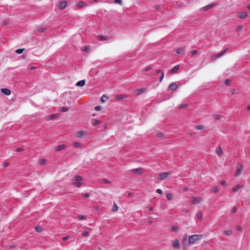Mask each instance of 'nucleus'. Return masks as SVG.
I'll return each instance as SVG.
<instances>
[{
	"mask_svg": "<svg viewBox=\"0 0 250 250\" xmlns=\"http://www.w3.org/2000/svg\"><path fill=\"white\" fill-rule=\"evenodd\" d=\"M243 168V166L240 163L237 164L236 170L234 174V176H238L242 172Z\"/></svg>",
	"mask_w": 250,
	"mask_h": 250,
	"instance_id": "nucleus-3",
	"label": "nucleus"
},
{
	"mask_svg": "<svg viewBox=\"0 0 250 250\" xmlns=\"http://www.w3.org/2000/svg\"><path fill=\"white\" fill-rule=\"evenodd\" d=\"M98 39L100 40H106V38L104 36H99L98 37Z\"/></svg>",
	"mask_w": 250,
	"mask_h": 250,
	"instance_id": "nucleus-42",
	"label": "nucleus"
},
{
	"mask_svg": "<svg viewBox=\"0 0 250 250\" xmlns=\"http://www.w3.org/2000/svg\"><path fill=\"white\" fill-rule=\"evenodd\" d=\"M162 192H163V191L161 189H157V193L161 194H162Z\"/></svg>",
	"mask_w": 250,
	"mask_h": 250,
	"instance_id": "nucleus-61",
	"label": "nucleus"
},
{
	"mask_svg": "<svg viewBox=\"0 0 250 250\" xmlns=\"http://www.w3.org/2000/svg\"><path fill=\"white\" fill-rule=\"evenodd\" d=\"M68 110V108L66 107H61L59 110L61 112H66Z\"/></svg>",
	"mask_w": 250,
	"mask_h": 250,
	"instance_id": "nucleus-30",
	"label": "nucleus"
},
{
	"mask_svg": "<svg viewBox=\"0 0 250 250\" xmlns=\"http://www.w3.org/2000/svg\"><path fill=\"white\" fill-rule=\"evenodd\" d=\"M216 153L219 156L222 155L223 152L221 147L219 146L216 148Z\"/></svg>",
	"mask_w": 250,
	"mask_h": 250,
	"instance_id": "nucleus-20",
	"label": "nucleus"
},
{
	"mask_svg": "<svg viewBox=\"0 0 250 250\" xmlns=\"http://www.w3.org/2000/svg\"><path fill=\"white\" fill-rule=\"evenodd\" d=\"M89 235V232L88 231H85L83 234V236L84 237L88 236Z\"/></svg>",
	"mask_w": 250,
	"mask_h": 250,
	"instance_id": "nucleus-49",
	"label": "nucleus"
},
{
	"mask_svg": "<svg viewBox=\"0 0 250 250\" xmlns=\"http://www.w3.org/2000/svg\"><path fill=\"white\" fill-rule=\"evenodd\" d=\"M242 27H243V26L241 25H240L237 26V27L236 28V30L237 31H240L242 29Z\"/></svg>",
	"mask_w": 250,
	"mask_h": 250,
	"instance_id": "nucleus-47",
	"label": "nucleus"
},
{
	"mask_svg": "<svg viewBox=\"0 0 250 250\" xmlns=\"http://www.w3.org/2000/svg\"><path fill=\"white\" fill-rule=\"evenodd\" d=\"M224 233L226 235H229L231 233V231L230 230H226L224 231Z\"/></svg>",
	"mask_w": 250,
	"mask_h": 250,
	"instance_id": "nucleus-39",
	"label": "nucleus"
},
{
	"mask_svg": "<svg viewBox=\"0 0 250 250\" xmlns=\"http://www.w3.org/2000/svg\"><path fill=\"white\" fill-rule=\"evenodd\" d=\"M82 50L85 52H88L89 50V48L87 46H84L82 48Z\"/></svg>",
	"mask_w": 250,
	"mask_h": 250,
	"instance_id": "nucleus-33",
	"label": "nucleus"
},
{
	"mask_svg": "<svg viewBox=\"0 0 250 250\" xmlns=\"http://www.w3.org/2000/svg\"><path fill=\"white\" fill-rule=\"evenodd\" d=\"M38 30L40 32H43L45 31V28L42 27H40L38 28Z\"/></svg>",
	"mask_w": 250,
	"mask_h": 250,
	"instance_id": "nucleus-34",
	"label": "nucleus"
},
{
	"mask_svg": "<svg viewBox=\"0 0 250 250\" xmlns=\"http://www.w3.org/2000/svg\"><path fill=\"white\" fill-rule=\"evenodd\" d=\"M202 237L201 235L194 234L188 237V242L190 245L193 244L196 241Z\"/></svg>",
	"mask_w": 250,
	"mask_h": 250,
	"instance_id": "nucleus-2",
	"label": "nucleus"
},
{
	"mask_svg": "<svg viewBox=\"0 0 250 250\" xmlns=\"http://www.w3.org/2000/svg\"><path fill=\"white\" fill-rule=\"evenodd\" d=\"M118 209V206L116 204L114 203L113 205L112 208V211H116Z\"/></svg>",
	"mask_w": 250,
	"mask_h": 250,
	"instance_id": "nucleus-26",
	"label": "nucleus"
},
{
	"mask_svg": "<svg viewBox=\"0 0 250 250\" xmlns=\"http://www.w3.org/2000/svg\"><path fill=\"white\" fill-rule=\"evenodd\" d=\"M184 52H185L184 48H178L176 51V52L179 54H182L184 53Z\"/></svg>",
	"mask_w": 250,
	"mask_h": 250,
	"instance_id": "nucleus-22",
	"label": "nucleus"
},
{
	"mask_svg": "<svg viewBox=\"0 0 250 250\" xmlns=\"http://www.w3.org/2000/svg\"><path fill=\"white\" fill-rule=\"evenodd\" d=\"M83 196L84 198H88L89 196V195L88 193H84V194H83Z\"/></svg>",
	"mask_w": 250,
	"mask_h": 250,
	"instance_id": "nucleus-54",
	"label": "nucleus"
},
{
	"mask_svg": "<svg viewBox=\"0 0 250 250\" xmlns=\"http://www.w3.org/2000/svg\"><path fill=\"white\" fill-rule=\"evenodd\" d=\"M69 237V236H65L62 238V240L64 241H65L68 239V238Z\"/></svg>",
	"mask_w": 250,
	"mask_h": 250,
	"instance_id": "nucleus-60",
	"label": "nucleus"
},
{
	"mask_svg": "<svg viewBox=\"0 0 250 250\" xmlns=\"http://www.w3.org/2000/svg\"><path fill=\"white\" fill-rule=\"evenodd\" d=\"M102 182L104 184H109L110 183V181L107 179H102Z\"/></svg>",
	"mask_w": 250,
	"mask_h": 250,
	"instance_id": "nucleus-41",
	"label": "nucleus"
},
{
	"mask_svg": "<svg viewBox=\"0 0 250 250\" xmlns=\"http://www.w3.org/2000/svg\"><path fill=\"white\" fill-rule=\"evenodd\" d=\"M1 91L6 95H9L11 94V91L8 88H2Z\"/></svg>",
	"mask_w": 250,
	"mask_h": 250,
	"instance_id": "nucleus-17",
	"label": "nucleus"
},
{
	"mask_svg": "<svg viewBox=\"0 0 250 250\" xmlns=\"http://www.w3.org/2000/svg\"><path fill=\"white\" fill-rule=\"evenodd\" d=\"M87 134L86 132L83 130L78 131L76 134V136L78 138H81L84 137Z\"/></svg>",
	"mask_w": 250,
	"mask_h": 250,
	"instance_id": "nucleus-7",
	"label": "nucleus"
},
{
	"mask_svg": "<svg viewBox=\"0 0 250 250\" xmlns=\"http://www.w3.org/2000/svg\"><path fill=\"white\" fill-rule=\"evenodd\" d=\"M248 16L247 12L245 11L241 12L238 14V17L240 19H244Z\"/></svg>",
	"mask_w": 250,
	"mask_h": 250,
	"instance_id": "nucleus-12",
	"label": "nucleus"
},
{
	"mask_svg": "<svg viewBox=\"0 0 250 250\" xmlns=\"http://www.w3.org/2000/svg\"><path fill=\"white\" fill-rule=\"evenodd\" d=\"M202 201V198L199 197H193L191 200V204L195 205L200 203Z\"/></svg>",
	"mask_w": 250,
	"mask_h": 250,
	"instance_id": "nucleus-8",
	"label": "nucleus"
},
{
	"mask_svg": "<svg viewBox=\"0 0 250 250\" xmlns=\"http://www.w3.org/2000/svg\"><path fill=\"white\" fill-rule=\"evenodd\" d=\"M36 229L38 232H42V228L39 226L36 227Z\"/></svg>",
	"mask_w": 250,
	"mask_h": 250,
	"instance_id": "nucleus-46",
	"label": "nucleus"
},
{
	"mask_svg": "<svg viewBox=\"0 0 250 250\" xmlns=\"http://www.w3.org/2000/svg\"><path fill=\"white\" fill-rule=\"evenodd\" d=\"M220 184L223 186H225L226 185V183L225 181H220Z\"/></svg>",
	"mask_w": 250,
	"mask_h": 250,
	"instance_id": "nucleus-55",
	"label": "nucleus"
},
{
	"mask_svg": "<svg viewBox=\"0 0 250 250\" xmlns=\"http://www.w3.org/2000/svg\"><path fill=\"white\" fill-rule=\"evenodd\" d=\"M146 89L145 88H140V89H136L134 90L133 93L135 95H140L142 93H144L146 91Z\"/></svg>",
	"mask_w": 250,
	"mask_h": 250,
	"instance_id": "nucleus-10",
	"label": "nucleus"
},
{
	"mask_svg": "<svg viewBox=\"0 0 250 250\" xmlns=\"http://www.w3.org/2000/svg\"><path fill=\"white\" fill-rule=\"evenodd\" d=\"M169 175V173L168 172H162L159 174L157 179L159 180H163L166 179Z\"/></svg>",
	"mask_w": 250,
	"mask_h": 250,
	"instance_id": "nucleus-5",
	"label": "nucleus"
},
{
	"mask_svg": "<svg viewBox=\"0 0 250 250\" xmlns=\"http://www.w3.org/2000/svg\"><path fill=\"white\" fill-rule=\"evenodd\" d=\"M73 146L75 147H81L82 146V144L79 142H75L73 144Z\"/></svg>",
	"mask_w": 250,
	"mask_h": 250,
	"instance_id": "nucleus-29",
	"label": "nucleus"
},
{
	"mask_svg": "<svg viewBox=\"0 0 250 250\" xmlns=\"http://www.w3.org/2000/svg\"><path fill=\"white\" fill-rule=\"evenodd\" d=\"M172 245L174 248L178 249L180 247L179 241L178 240L176 239L172 241Z\"/></svg>",
	"mask_w": 250,
	"mask_h": 250,
	"instance_id": "nucleus-13",
	"label": "nucleus"
},
{
	"mask_svg": "<svg viewBox=\"0 0 250 250\" xmlns=\"http://www.w3.org/2000/svg\"><path fill=\"white\" fill-rule=\"evenodd\" d=\"M91 123L93 125H99L101 123V121L96 119H92Z\"/></svg>",
	"mask_w": 250,
	"mask_h": 250,
	"instance_id": "nucleus-16",
	"label": "nucleus"
},
{
	"mask_svg": "<svg viewBox=\"0 0 250 250\" xmlns=\"http://www.w3.org/2000/svg\"><path fill=\"white\" fill-rule=\"evenodd\" d=\"M66 147V145L64 144L60 145L55 146V150L56 151H61L62 150L64 149Z\"/></svg>",
	"mask_w": 250,
	"mask_h": 250,
	"instance_id": "nucleus-11",
	"label": "nucleus"
},
{
	"mask_svg": "<svg viewBox=\"0 0 250 250\" xmlns=\"http://www.w3.org/2000/svg\"><path fill=\"white\" fill-rule=\"evenodd\" d=\"M242 186H240L239 185H235L233 188L232 190L233 191H238L240 188H242Z\"/></svg>",
	"mask_w": 250,
	"mask_h": 250,
	"instance_id": "nucleus-23",
	"label": "nucleus"
},
{
	"mask_svg": "<svg viewBox=\"0 0 250 250\" xmlns=\"http://www.w3.org/2000/svg\"><path fill=\"white\" fill-rule=\"evenodd\" d=\"M84 4H85L84 2L81 1L77 4V6L79 8H82L84 5Z\"/></svg>",
	"mask_w": 250,
	"mask_h": 250,
	"instance_id": "nucleus-31",
	"label": "nucleus"
},
{
	"mask_svg": "<svg viewBox=\"0 0 250 250\" xmlns=\"http://www.w3.org/2000/svg\"><path fill=\"white\" fill-rule=\"evenodd\" d=\"M163 134L162 133H157V137H163Z\"/></svg>",
	"mask_w": 250,
	"mask_h": 250,
	"instance_id": "nucleus-57",
	"label": "nucleus"
},
{
	"mask_svg": "<svg viewBox=\"0 0 250 250\" xmlns=\"http://www.w3.org/2000/svg\"><path fill=\"white\" fill-rule=\"evenodd\" d=\"M187 106H188V104H181L178 105V108L181 109V108H185V107H187Z\"/></svg>",
	"mask_w": 250,
	"mask_h": 250,
	"instance_id": "nucleus-35",
	"label": "nucleus"
},
{
	"mask_svg": "<svg viewBox=\"0 0 250 250\" xmlns=\"http://www.w3.org/2000/svg\"><path fill=\"white\" fill-rule=\"evenodd\" d=\"M46 163V160L44 159H42L40 160L39 164L41 165H44Z\"/></svg>",
	"mask_w": 250,
	"mask_h": 250,
	"instance_id": "nucleus-36",
	"label": "nucleus"
},
{
	"mask_svg": "<svg viewBox=\"0 0 250 250\" xmlns=\"http://www.w3.org/2000/svg\"><path fill=\"white\" fill-rule=\"evenodd\" d=\"M221 118V116L219 115H215L214 116V119L215 120H219Z\"/></svg>",
	"mask_w": 250,
	"mask_h": 250,
	"instance_id": "nucleus-43",
	"label": "nucleus"
},
{
	"mask_svg": "<svg viewBox=\"0 0 250 250\" xmlns=\"http://www.w3.org/2000/svg\"><path fill=\"white\" fill-rule=\"evenodd\" d=\"M78 217L79 219H80L81 220H85V217L83 215H79L78 216Z\"/></svg>",
	"mask_w": 250,
	"mask_h": 250,
	"instance_id": "nucleus-40",
	"label": "nucleus"
},
{
	"mask_svg": "<svg viewBox=\"0 0 250 250\" xmlns=\"http://www.w3.org/2000/svg\"><path fill=\"white\" fill-rule=\"evenodd\" d=\"M94 109L96 111H99L102 109V108L100 106H96L95 107Z\"/></svg>",
	"mask_w": 250,
	"mask_h": 250,
	"instance_id": "nucleus-48",
	"label": "nucleus"
},
{
	"mask_svg": "<svg viewBox=\"0 0 250 250\" xmlns=\"http://www.w3.org/2000/svg\"><path fill=\"white\" fill-rule=\"evenodd\" d=\"M83 178L81 176L76 175L72 178V185L77 188H80L82 185L81 182Z\"/></svg>",
	"mask_w": 250,
	"mask_h": 250,
	"instance_id": "nucleus-1",
	"label": "nucleus"
},
{
	"mask_svg": "<svg viewBox=\"0 0 250 250\" xmlns=\"http://www.w3.org/2000/svg\"><path fill=\"white\" fill-rule=\"evenodd\" d=\"M211 190L214 193H217L219 191V189L217 187H212Z\"/></svg>",
	"mask_w": 250,
	"mask_h": 250,
	"instance_id": "nucleus-28",
	"label": "nucleus"
},
{
	"mask_svg": "<svg viewBox=\"0 0 250 250\" xmlns=\"http://www.w3.org/2000/svg\"><path fill=\"white\" fill-rule=\"evenodd\" d=\"M25 50L24 48H20V49H17L15 52L16 53L18 54H21V53H22V52H23V51Z\"/></svg>",
	"mask_w": 250,
	"mask_h": 250,
	"instance_id": "nucleus-27",
	"label": "nucleus"
},
{
	"mask_svg": "<svg viewBox=\"0 0 250 250\" xmlns=\"http://www.w3.org/2000/svg\"><path fill=\"white\" fill-rule=\"evenodd\" d=\"M151 69V67L149 66H146L145 68V70L146 71H149Z\"/></svg>",
	"mask_w": 250,
	"mask_h": 250,
	"instance_id": "nucleus-52",
	"label": "nucleus"
},
{
	"mask_svg": "<svg viewBox=\"0 0 250 250\" xmlns=\"http://www.w3.org/2000/svg\"><path fill=\"white\" fill-rule=\"evenodd\" d=\"M237 210V208L235 207H234L231 210V213H235Z\"/></svg>",
	"mask_w": 250,
	"mask_h": 250,
	"instance_id": "nucleus-44",
	"label": "nucleus"
},
{
	"mask_svg": "<svg viewBox=\"0 0 250 250\" xmlns=\"http://www.w3.org/2000/svg\"><path fill=\"white\" fill-rule=\"evenodd\" d=\"M58 116H59V114H58L50 115L46 117V119H47V120H50L54 119L55 118L57 117Z\"/></svg>",
	"mask_w": 250,
	"mask_h": 250,
	"instance_id": "nucleus-21",
	"label": "nucleus"
},
{
	"mask_svg": "<svg viewBox=\"0 0 250 250\" xmlns=\"http://www.w3.org/2000/svg\"><path fill=\"white\" fill-rule=\"evenodd\" d=\"M8 165H9V163L8 162H4V163H3V164H2V166L3 167H6Z\"/></svg>",
	"mask_w": 250,
	"mask_h": 250,
	"instance_id": "nucleus-51",
	"label": "nucleus"
},
{
	"mask_svg": "<svg viewBox=\"0 0 250 250\" xmlns=\"http://www.w3.org/2000/svg\"><path fill=\"white\" fill-rule=\"evenodd\" d=\"M166 197L168 200H172L173 199L172 194L169 193H167L166 194Z\"/></svg>",
	"mask_w": 250,
	"mask_h": 250,
	"instance_id": "nucleus-25",
	"label": "nucleus"
},
{
	"mask_svg": "<svg viewBox=\"0 0 250 250\" xmlns=\"http://www.w3.org/2000/svg\"><path fill=\"white\" fill-rule=\"evenodd\" d=\"M30 69H35V66H31L30 68Z\"/></svg>",
	"mask_w": 250,
	"mask_h": 250,
	"instance_id": "nucleus-63",
	"label": "nucleus"
},
{
	"mask_svg": "<svg viewBox=\"0 0 250 250\" xmlns=\"http://www.w3.org/2000/svg\"><path fill=\"white\" fill-rule=\"evenodd\" d=\"M114 2L116 3L120 4L121 5L122 4V3H123L122 0H115Z\"/></svg>",
	"mask_w": 250,
	"mask_h": 250,
	"instance_id": "nucleus-45",
	"label": "nucleus"
},
{
	"mask_svg": "<svg viewBox=\"0 0 250 250\" xmlns=\"http://www.w3.org/2000/svg\"><path fill=\"white\" fill-rule=\"evenodd\" d=\"M236 229L237 230H239V231H241L242 230V228L240 226H237L236 227Z\"/></svg>",
	"mask_w": 250,
	"mask_h": 250,
	"instance_id": "nucleus-53",
	"label": "nucleus"
},
{
	"mask_svg": "<svg viewBox=\"0 0 250 250\" xmlns=\"http://www.w3.org/2000/svg\"><path fill=\"white\" fill-rule=\"evenodd\" d=\"M204 128V126L202 125H199L195 127V128L198 130H202Z\"/></svg>",
	"mask_w": 250,
	"mask_h": 250,
	"instance_id": "nucleus-37",
	"label": "nucleus"
},
{
	"mask_svg": "<svg viewBox=\"0 0 250 250\" xmlns=\"http://www.w3.org/2000/svg\"><path fill=\"white\" fill-rule=\"evenodd\" d=\"M196 217L199 219H201L202 218V214L200 211H199L196 214Z\"/></svg>",
	"mask_w": 250,
	"mask_h": 250,
	"instance_id": "nucleus-32",
	"label": "nucleus"
},
{
	"mask_svg": "<svg viewBox=\"0 0 250 250\" xmlns=\"http://www.w3.org/2000/svg\"><path fill=\"white\" fill-rule=\"evenodd\" d=\"M106 96H104V95H103L101 98V101L102 102H104L105 101V100L104 99V98H105Z\"/></svg>",
	"mask_w": 250,
	"mask_h": 250,
	"instance_id": "nucleus-59",
	"label": "nucleus"
},
{
	"mask_svg": "<svg viewBox=\"0 0 250 250\" xmlns=\"http://www.w3.org/2000/svg\"><path fill=\"white\" fill-rule=\"evenodd\" d=\"M23 150V148L19 147L16 149V151L21 152V151H22Z\"/></svg>",
	"mask_w": 250,
	"mask_h": 250,
	"instance_id": "nucleus-56",
	"label": "nucleus"
},
{
	"mask_svg": "<svg viewBox=\"0 0 250 250\" xmlns=\"http://www.w3.org/2000/svg\"><path fill=\"white\" fill-rule=\"evenodd\" d=\"M227 50H228V49H226L223 50L219 54H218L214 55L212 57V60H215L216 59H217V58H218L219 57H222V56H223L224 55V54L227 52Z\"/></svg>",
	"mask_w": 250,
	"mask_h": 250,
	"instance_id": "nucleus-9",
	"label": "nucleus"
},
{
	"mask_svg": "<svg viewBox=\"0 0 250 250\" xmlns=\"http://www.w3.org/2000/svg\"><path fill=\"white\" fill-rule=\"evenodd\" d=\"M171 229L173 231H177L178 229V228L177 226H173L172 227Z\"/></svg>",
	"mask_w": 250,
	"mask_h": 250,
	"instance_id": "nucleus-38",
	"label": "nucleus"
},
{
	"mask_svg": "<svg viewBox=\"0 0 250 250\" xmlns=\"http://www.w3.org/2000/svg\"><path fill=\"white\" fill-rule=\"evenodd\" d=\"M180 68L179 65H176L174 66V67L171 70L170 73L173 74L177 72Z\"/></svg>",
	"mask_w": 250,
	"mask_h": 250,
	"instance_id": "nucleus-15",
	"label": "nucleus"
},
{
	"mask_svg": "<svg viewBox=\"0 0 250 250\" xmlns=\"http://www.w3.org/2000/svg\"><path fill=\"white\" fill-rule=\"evenodd\" d=\"M163 78H164V73H162V76H161V77L160 78V82H162Z\"/></svg>",
	"mask_w": 250,
	"mask_h": 250,
	"instance_id": "nucleus-62",
	"label": "nucleus"
},
{
	"mask_svg": "<svg viewBox=\"0 0 250 250\" xmlns=\"http://www.w3.org/2000/svg\"><path fill=\"white\" fill-rule=\"evenodd\" d=\"M247 109L250 110V105H249L248 106H247Z\"/></svg>",
	"mask_w": 250,
	"mask_h": 250,
	"instance_id": "nucleus-64",
	"label": "nucleus"
},
{
	"mask_svg": "<svg viewBox=\"0 0 250 250\" xmlns=\"http://www.w3.org/2000/svg\"><path fill=\"white\" fill-rule=\"evenodd\" d=\"M132 172H135L136 173H141L143 171V169L139 168L132 169Z\"/></svg>",
	"mask_w": 250,
	"mask_h": 250,
	"instance_id": "nucleus-24",
	"label": "nucleus"
},
{
	"mask_svg": "<svg viewBox=\"0 0 250 250\" xmlns=\"http://www.w3.org/2000/svg\"><path fill=\"white\" fill-rule=\"evenodd\" d=\"M216 5V4L215 3L209 4L206 5V6H205L202 7L200 9V11L203 12V11H207L208 10V9L213 7Z\"/></svg>",
	"mask_w": 250,
	"mask_h": 250,
	"instance_id": "nucleus-6",
	"label": "nucleus"
},
{
	"mask_svg": "<svg viewBox=\"0 0 250 250\" xmlns=\"http://www.w3.org/2000/svg\"><path fill=\"white\" fill-rule=\"evenodd\" d=\"M178 87V85L176 83H173L170 84L169 86V88L172 90L174 91L176 90Z\"/></svg>",
	"mask_w": 250,
	"mask_h": 250,
	"instance_id": "nucleus-14",
	"label": "nucleus"
},
{
	"mask_svg": "<svg viewBox=\"0 0 250 250\" xmlns=\"http://www.w3.org/2000/svg\"><path fill=\"white\" fill-rule=\"evenodd\" d=\"M67 6V2L66 1H60L58 2L57 7L60 10L64 9Z\"/></svg>",
	"mask_w": 250,
	"mask_h": 250,
	"instance_id": "nucleus-4",
	"label": "nucleus"
},
{
	"mask_svg": "<svg viewBox=\"0 0 250 250\" xmlns=\"http://www.w3.org/2000/svg\"><path fill=\"white\" fill-rule=\"evenodd\" d=\"M230 80H227L225 81V83L226 84V85H229L230 83Z\"/></svg>",
	"mask_w": 250,
	"mask_h": 250,
	"instance_id": "nucleus-58",
	"label": "nucleus"
},
{
	"mask_svg": "<svg viewBox=\"0 0 250 250\" xmlns=\"http://www.w3.org/2000/svg\"><path fill=\"white\" fill-rule=\"evenodd\" d=\"M85 82L84 80H82L80 81H79L76 83V86H83L85 84Z\"/></svg>",
	"mask_w": 250,
	"mask_h": 250,
	"instance_id": "nucleus-19",
	"label": "nucleus"
},
{
	"mask_svg": "<svg viewBox=\"0 0 250 250\" xmlns=\"http://www.w3.org/2000/svg\"><path fill=\"white\" fill-rule=\"evenodd\" d=\"M191 53L192 55H195L197 53V52L196 50H193L191 51Z\"/></svg>",
	"mask_w": 250,
	"mask_h": 250,
	"instance_id": "nucleus-50",
	"label": "nucleus"
},
{
	"mask_svg": "<svg viewBox=\"0 0 250 250\" xmlns=\"http://www.w3.org/2000/svg\"><path fill=\"white\" fill-rule=\"evenodd\" d=\"M126 97L127 96L125 95H119L116 96L115 99L118 101H120L124 99L125 98H126Z\"/></svg>",
	"mask_w": 250,
	"mask_h": 250,
	"instance_id": "nucleus-18",
	"label": "nucleus"
}]
</instances>
